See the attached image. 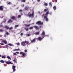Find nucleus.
Listing matches in <instances>:
<instances>
[{"label":"nucleus","mask_w":73,"mask_h":73,"mask_svg":"<svg viewBox=\"0 0 73 73\" xmlns=\"http://www.w3.org/2000/svg\"><path fill=\"white\" fill-rule=\"evenodd\" d=\"M3 6H1L0 7V11H3Z\"/></svg>","instance_id":"nucleus-10"},{"label":"nucleus","mask_w":73,"mask_h":73,"mask_svg":"<svg viewBox=\"0 0 73 73\" xmlns=\"http://www.w3.org/2000/svg\"><path fill=\"white\" fill-rule=\"evenodd\" d=\"M29 8V7H25V9H26V10H27Z\"/></svg>","instance_id":"nucleus-26"},{"label":"nucleus","mask_w":73,"mask_h":73,"mask_svg":"<svg viewBox=\"0 0 73 73\" xmlns=\"http://www.w3.org/2000/svg\"><path fill=\"white\" fill-rule=\"evenodd\" d=\"M0 57H1V54H0Z\"/></svg>","instance_id":"nucleus-53"},{"label":"nucleus","mask_w":73,"mask_h":73,"mask_svg":"<svg viewBox=\"0 0 73 73\" xmlns=\"http://www.w3.org/2000/svg\"><path fill=\"white\" fill-rule=\"evenodd\" d=\"M2 58H5V56H2Z\"/></svg>","instance_id":"nucleus-29"},{"label":"nucleus","mask_w":73,"mask_h":73,"mask_svg":"<svg viewBox=\"0 0 73 73\" xmlns=\"http://www.w3.org/2000/svg\"><path fill=\"white\" fill-rule=\"evenodd\" d=\"M42 36H43L44 35H45V32L43 31L42 33Z\"/></svg>","instance_id":"nucleus-11"},{"label":"nucleus","mask_w":73,"mask_h":73,"mask_svg":"<svg viewBox=\"0 0 73 73\" xmlns=\"http://www.w3.org/2000/svg\"><path fill=\"white\" fill-rule=\"evenodd\" d=\"M21 11H22V10H19V12H21Z\"/></svg>","instance_id":"nucleus-49"},{"label":"nucleus","mask_w":73,"mask_h":73,"mask_svg":"<svg viewBox=\"0 0 73 73\" xmlns=\"http://www.w3.org/2000/svg\"><path fill=\"white\" fill-rule=\"evenodd\" d=\"M13 54L14 55H16V56H17V54H16V53H13Z\"/></svg>","instance_id":"nucleus-36"},{"label":"nucleus","mask_w":73,"mask_h":73,"mask_svg":"<svg viewBox=\"0 0 73 73\" xmlns=\"http://www.w3.org/2000/svg\"><path fill=\"white\" fill-rule=\"evenodd\" d=\"M1 41H2V42H4V44H7V41H6V40H4L3 39H1Z\"/></svg>","instance_id":"nucleus-3"},{"label":"nucleus","mask_w":73,"mask_h":73,"mask_svg":"<svg viewBox=\"0 0 73 73\" xmlns=\"http://www.w3.org/2000/svg\"><path fill=\"white\" fill-rule=\"evenodd\" d=\"M46 11H47V9H44V12H46Z\"/></svg>","instance_id":"nucleus-39"},{"label":"nucleus","mask_w":73,"mask_h":73,"mask_svg":"<svg viewBox=\"0 0 73 73\" xmlns=\"http://www.w3.org/2000/svg\"><path fill=\"white\" fill-rule=\"evenodd\" d=\"M25 26L26 27H29L30 25H25Z\"/></svg>","instance_id":"nucleus-15"},{"label":"nucleus","mask_w":73,"mask_h":73,"mask_svg":"<svg viewBox=\"0 0 73 73\" xmlns=\"http://www.w3.org/2000/svg\"><path fill=\"white\" fill-rule=\"evenodd\" d=\"M48 14H49V12H46V13L45 15L46 16H47L48 15H48Z\"/></svg>","instance_id":"nucleus-27"},{"label":"nucleus","mask_w":73,"mask_h":73,"mask_svg":"<svg viewBox=\"0 0 73 73\" xmlns=\"http://www.w3.org/2000/svg\"><path fill=\"white\" fill-rule=\"evenodd\" d=\"M49 5H50V7H52V3L51 2H50L49 3Z\"/></svg>","instance_id":"nucleus-19"},{"label":"nucleus","mask_w":73,"mask_h":73,"mask_svg":"<svg viewBox=\"0 0 73 73\" xmlns=\"http://www.w3.org/2000/svg\"><path fill=\"white\" fill-rule=\"evenodd\" d=\"M44 19H46V21H49L48 18H47V15L44 16Z\"/></svg>","instance_id":"nucleus-5"},{"label":"nucleus","mask_w":73,"mask_h":73,"mask_svg":"<svg viewBox=\"0 0 73 73\" xmlns=\"http://www.w3.org/2000/svg\"><path fill=\"white\" fill-rule=\"evenodd\" d=\"M2 26H3V25H2L1 26V25H0V27H2Z\"/></svg>","instance_id":"nucleus-52"},{"label":"nucleus","mask_w":73,"mask_h":73,"mask_svg":"<svg viewBox=\"0 0 73 73\" xmlns=\"http://www.w3.org/2000/svg\"><path fill=\"white\" fill-rule=\"evenodd\" d=\"M53 8L54 10H56V6H54L53 7Z\"/></svg>","instance_id":"nucleus-21"},{"label":"nucleus","mask_w":73,"mask_h":73,"mask_svg":"<svg viewBox=\"0 0 73 73\" xmlns=\"http://www.w3.org/2000/svg\"><path fill=\"white\" fill-rule=\"evenodd\" d=\"M55 2H56V3H57V0H55Z\"/></svg>","instance_id":"nucleus-50"},{"label":"nucleus","mask_w":73,"mask_h":73,"mask_svg":"<svg viewBox=\"0 0 73 73\" xmlns=\"http://www.w3.org/2000/svg\"><path fill=\"white\" fill-rule=\"evenodd\" d=\"M0 32H3V31H4V30L2 29H0Z\"/></svg>","instance_id":"nucleus-35"},{"label":"nucleus","mask_w":73,"mask_h":73,"mask_svg":"<svg viewBox=\"0 0 73 73\" xmlns=\"http://www.w3.org/2000/svg\"><path fill=\"white\" fill-rule=\"evenodd\" d=\"M13 69L14 72H15V71H16V69H15V68H13Z\"/></svg>","instance_id":"nucleus-28"},{"label":"nucleus","mask_w":73,"mask_h":73,"mask_svg":"<svg viewBox=\"0 0 73 73\" xmlns=\"http://www.w3.org/2000/svg\"><path fill=\"white\" fill-rule=\"evenodd\" d=\"M23 33H22L21 34V36H23Z\"/></svg>","instance_id":"nucleus-40"},{"label":"nucleus","mask_w":73,"mask_h":73,"mask_svg":"<svg viewBox=\"0 0 73 73\" xmlns=\"http://www.w3.org/2000/svg\"><path fill=\"white\" fill-rule=\"evenodd\" d=\"M41 26H40V28H41Z\"/></svg>","instance_id":"nucleus-57"},{"label":"nucleus","mask_w":73,"mask_h":73,"mask_svg":"<svg viewBox=\"0 0 73 73\" xmlns=\"http://www.w3.org/2000/svg\"><path fill=\"white\" fill-rule=\"evenodd\" d=\"M13 67L14 68H15L16 66H13Z\"/></svg>","instance_id":"nucleus-42"},{"label":"nucleus","mask_w":73,"mask_h":73,"mask_svg":"<svg viewBox=\"0 0 73 73\" xmlns=\"http://www.w3.org/2000/svg\"><path fill=\"white\" fill-rule=\"evenodd\" d=\"M24 5H23V7H24Z\"/></svg>","instance_id":"nucleus-55"},{"label":"nucleus","mask_w":73,"mask_h":73,"mask_svg":"<svg viewBox=\"0 0 73 73\" xmlns=\"http://www.w3.org/2000/svg\"><path fill=\"white\" fill-rule=\"evenodd\" d=\"M40 33L39 32H37L35 33V35H39Z\"/></svg>","instance_id":"nucleus-18"},{"label":"nucleus","mask_w":73,"mask_h":73,"mask_svg":"<svg viewBox=\"0 0 73 73\" xmlns=\"http://www.w3.org/2000/svg\"><path fill=\"white\" fill-rule=\"evenodd\" d=\"M20 54H22L23 56H22V57H23V58L25 57V53H23V52H20Z\"/></svg>","instance_id":"nucleus-2"},{"label":"nucleus","mask_w":73,"mask_h":73,"mask_svg":"<svg viewBox=\"0 0 73 73\" xmlns=\"http://www.w3.org/2000/svg\"><path fill=\"white\" fill-rule=\"evenodd\" d=\"M19 27V25H15V27Z\"/></svg>","instance_id":"nucleus-34"},{"label":"nucleus","mask_w":73,"mask_h":73,"mask_svg":"<svg viewBox=\"0 0 73 73\" xmlns=\"http://www.w3.org/2000/svg\"><path fill=\"white\" fill-rule=\"evenodd\" d=\"M44 5H45L46 6H48V3H44Z\"/></svg>","instance_id":"nucleus-25"},{"label":"nucleus","mask_w":73,"mask_h":73,"mask_svg":"<svg viewBox=\"0 0 73 73\" xmlns=\"http://www.w3.org/2000/svg\"><path fill=\"white\" fill-rule=\"evenodd\" d=\"M44 38V37H43V38H41L40 37H39L38 38V40H42L43 39V38Z\"/></svg>","instance_id":"nucleus-9"},{"label":"nucleus","mask_w":73,"mask_h":73,"mask_svg":"<svg viewBox=\"0 0 73 73\" xmlns=\"http://www.w3.org/2000/svg\"><path fill=\"white\" fill-rule=\"evenodd\" d=\"M8 45H9L10 46H13V45L12 44H8Z\"/></svg>","instance_id":"nucleus-23"},{"label":"nucleus","mask_w":73,"mask_h":73,"mask_svg":"<svg viewBox=\"0 0 73 73\" xmlns=\"http://www.w3.org/2000/svg\"><path fill=\"white\" fill-rule=\"evenodd\" d=\"M16 53H17V54H19V52H16Z\"/></svg>","instance_id":"nucleus-41"},{"label":"nucleus","mask_w":73,"mask_h":73,"mask_svg":"<svg viewBox=\"0 0 73 73\" xmlns=\"http://www.w3.org/2000/svg\"><path fill=\"white\" fill-rule=\"evenodd\" d=\"M7 58H8V59H9V60H11V58L10 56H7Z\"/></svg>","instance_id":"nucleus-14"},{"label":"nucleus","mask_w":73,"mask_h":73,"mask_svg":"<svg viewBox=\"0 0 73 73\" xmlns=\"http://www.w3.org/2000/svg\"><path fill=\"white\" fill-rule=\"evenodd\" d=\"M5 28L7 29H9V27L8 26H6Z\"/></svg>","instance_id":"nucleus-22"},{"label":"nucleus","mask_w":73,"mask_h":73,"mask_svg":"<svg viewBox=\"0 0 73 73\" xmlns=\"http://www.w3.org/2000/svg\"><path fill=\"white\" fill-rule=\"evenodd\" d=\"M44 16V15H42V16Z\"/></svg>","instance_id":"nucleus-56"},{"label":"nucleus","mask_w":73,"mask_h":73,"mask_svg":"<svg viewBox=\"0 0 73 73\" xmlns=\"http://www.w3.org/2000/svg\"><path fill=\"white\" fill-rule=\"evenodd\" d=\"M33 29V27H31L29 28V29Z\"/></svg>","instance_id":"nucleus-30"},{"label":"nucleus","mask_w":73,"mask_h":73,"mask_svg":"<svg viewBox=\"0 0 73 73\" xmlns=\"http://www.w3.org/2000/svg\"><path fill=\"white\" fill-rule=\"evenodd\" d=\"M17 44L18 45H20V43H19V42H18L17 43Z\"/></svg>","instance_id":"nucleus-45"},{"label":"nucleus","mask_w":73,"mask_h":73,"mask_svg":"<svg viewBox=\"0 0 73 73\" xmlns=\"http://www.w3.org/2000/svg\"><path fill=\"white\" fill-rule=\"evenodd\" d=\"M15 17H11L12 19H13V20L14 19H15Z\"/></svg>","instance_id":"nucleus-17"},{"label":"nucleus","mask_w":73,"mask_h":73,"mask_svg":"<svg viewBox=\"0 0 73 73\" xmlns=\"http://www.w3.org/2000/svg\"><path fill=\"white\" fill-rule=\"evenodd\" d=\"M21 1H22V2H24H24H25V0H23Z\"/></svg>","instance_id":"nucleus-33"},{"label":"nucleus","mask_w":73,"mask_h":73,"mask_svg":"<svg viewBox=\"0 0 73 73\" xmlns=\"http://www.w3.org/2000/svg\"><path fill=\"white\" fill-rule=\"evenodd\" d=\"M35 28L36 29H39L40 28L36 26H34Z\"/></svg>","instance_id":"nucleus-8"},{"label":"nucleus","mask_w":73,"mask_h":73,"mask_svg":"<svg viewBox=\"0 0 73 73\" xmlns=\"http://www.w3.org/2000/svg\"><path fill=\"white\" fill-rule=\"evenodd\" d=\"M0 44L1 45H4V43H0Z\"/></svg>","instance_id":"nucleus-32"},{"label":"nucleus","mask_w":73,"mask_h":73,"mask_svg":"<svg viewBox=\"0 0 73 73\" xmlns=\"http://www.w3.org/2000/svg\"><path fill=\"white\" fill-rule=\"evenodd\" d=\"M13 61H14V62H16V61L15 59H14V60H13Z\"/></svg>","instance_id":"nucleus-37"},{"label":"nucleus","mask_w":73,"mask_h":73,"mask_svg":"<svg viewBox=\"0 0 73 73\" xmlns=\"http://www.w3.org/2000/svg\"><path fill=\"white\" fill-rule=\"evenodd\" d=\"M0 36H1V37H2V35H1Z\"/></svg>","instance_id":"nucleus-54"},{"label":"nucleus","mask_w":73,"mask_h":73,"mask_svg":"<svg viewBox=\"0 0 73 73\" xmlns=\"http://www.w3.org/2000/svg\"><path fill=\"white\" fill-rule=\"evenodd\" d=\"M37 0L38 2L40 1V0Z\"/></svg>","instance_id":"nucleus-51"},{"label":"nucleus","mask_w":73,"mask_h":73,"mask_svg":"<svg viewBox=\"0 0 73 73\" xmlns=\"http://www.w3.org/2000/svg\"><path fill=\"white\" fill-rule=\"evenodd\" d=\"M32 1H33V0H32Z\"/></svg>","instance_id":"nucleus-59"},{"label":"nucleus","mask_w":73,"mask_h":73,"mask_svg":"<svg viewBox=\"0 0 73 73\" xmlns=\"http://www.w3.org/2000/svg\"><path fill=\"white\" fill-rule=\"evenodd\" d=\"M11 4V2H9L8 3V4Z\"/></svg>","instance_id":"nucleus-47"},{"label":"nucleus","mask_w":73,"mask_h":73,"mask_svg":"<svg viewBox=\"0 0 73 73\" xmlns=\"http://www.w3.org/2000/svg\"><path fill=\"white\" fill-rule=\"evenodd\" d=\"M21 45L22 46H25L26 45V44H25V41L24 42H21Z\"/></svg>","instance_id":"nucleus-4"},{"label":"nucleus","mask_w":73,"mask_h":73,"mask_svg":"<svg viewBox=\"0 0 73 73\" xmlns=\"http://www.w3.org/2000/svg\"><path fill=\"white\" fill-rule=\"evenodd\" d=\"M18 18H20V17H21V15H18Z\"/></svg>","instance_id":"nucleus-38"},{"label":"nucleus","mask_w":73,"mask_h":73,"mask_svg":"<svg viewBox=\"0 0 73 73\" xmlns=\"http://www.w3.org/2000/svg\"><path fill=\"white\" fill-rule=\"evenodd\" d=\"M35 41H36V39H35V38H34L31 41V42H35Z\"/></svg>","instance_id":"nucleus-12"},{"label":"nucleus","mask_w":73,"mask_h":73,"mask_svg":"<svg viewBox=\"0 0 73 73\" xmlns=\"http://www.w3.org/2000/svg\"><path fill=\"white\" fill-rule=\"evenodd\" d=\"M26 31H28V28H27V29H26Z\"/></svg>","instance_id":"nucleus-48"},{"label":"nucleus","mask_w":73,"mask_h":73,"mask_svg":"<svg viewBox=\"0 0 73 73\" xmlns=\"http://www.w3.org/2000/svg\"><path fill=\"white\" fill-rule=\"evenodd\" d=\"M13 29V28L12 27L9 28L10 30H11V29Z\"/></svg>","instance_id":"nucleus-31"},{"label":"nucleus","mask_w":73,"mask_h":73,"mask_svg":"<svg viewBox=\"0 0 73 73\" xmlns=\"http://www.w3.org/2000/svg\"><path fill=\"white\" fill-rule=\"evenodd\" d=\"M6 35H8V32H6Z\"/></svg>","instance_id":"nucleus-43"},{"label":"nucleus","mask_w":73,"mask_h":73,"mask_svg":"<svg viewBox=\"0 0 73 73\" xmlns=\"http://www.w3.org/2000/svg\"><path fill=\"white\" fill-rule=\"evenodd\" d=\"M25 43H26V44H29V42H28V41H27L26 40H25Z\"/></svg>","instance_id":"nucleus-13"},{"label":"nucleus","mask_w":73,"mask_h":73,"mask_svg":"<svg viewBox=\"0 0 73 73\" xmlns=\"http://www.w3.org/2000/svg\"><path fill=\"white\" fill-rule=\"evenodd\" d=\"M2 63H4V61L3 60H1L0 61Z\"/></svg>","instance_id":"nucleus-20"},{"label":"nucleus","mask_w":73,"mask_h":73,"mask_svg":"<svg viewBox=\"0 0 73 73\" xmlns=\"http://www.w3.org/2000/svg\"><path fill=\"white\" fill-rule=\"evenodd\" d=\"M39 12V13H40V12Z\"/></svg>","instance_id":"nucleus-58"},{"label":"nucleus","mask_w":73,"mask_h":73,"mask_svg":"<svg viewBox=\"0 0 73 73\" xmlns=\"http://www.w3.org/2000/svg\"><path fill=\"white\" fill-rule=\"evenodd\" d=\"M36 24H38L39 25H43V22L41 23V21H39L36 23Z\"/></svg>","instance_id":"nucleus-1"},{"label":"nucleus","mask_w":73,"mask_h":73,"mask_svg":"<svg viewBox=\"0 0 73 73\" xmlns=\"http://www.w3.org/2000/svg\"><path fill=\"white\" fill-rule=\"evenodd\" d=\"M6 64H13V63H12L10 62L7 61L5 62Z\"/></svg>","instance_id":"nucleus-6"},{"label":"nucleus","mask_w":73,"mask_h":73,"mask_svg":"<svg viewBox=\"0 0 73 73\" xmlns=\"http://www.w3.org/2000/svg\"><path fill=\"white\" fill-rule=\"evenodd\" d=\"M12 20H9L8 21V23H11V22H12Z\"/></svg>","instance_id":"nucleus-24"},{"label":"nucleus","mask_w":73,"mask_h":73,"mask_svg":"<svg viewBox=\"0 0 73 73\" xmlns=\"http://www.w3.org/2000/svg\"><path fill=\"white\" fill-rule=\"evenodd\" d=\"M27 36H30V35L29 34H28L27 35Z\"/></svg>","instance_id":"nucleus-44"},{"label":"nucleus","mask_w":73,"mask_h":73,"mask_svg":"<svg viewBox=\"0 0 73 73\" xmlns=\"http://www.w3.org/2000/svg\"><path fill=\"white\" fill-rule=\"evenodd\" d=\"M25 52H27V50H25Z\"/></svg>","instance_id":"nucleus-46"},{"label":"nucleus","mask_w":73,"mask_h":73,"mask_svg":"<svg viewBox=\"0 0 73 73\" xmlns=\"http://www.w3.org/2000/svg\"><path fill=\"white\" fill-rule=\"evenodd\" d=\"M33 15H34V13H33L32 14H30L29 15V17H33Z\"/></svg>","instance_id":"nucleus-7"},{"label":"nucleus","mask_w":73,"mask_h":73,"mask_svg":"<svg viewBox=\"0 0 73 73\" xmlns=\"http://www.w3.org/2000/svg\"><path fill=\"white\" fill-rule=\"evenodd\" d=\"M20 50V49H15L14 50V51H18Z\"/></svg>","instance_id":"nucleus-16"}]
</instances>
